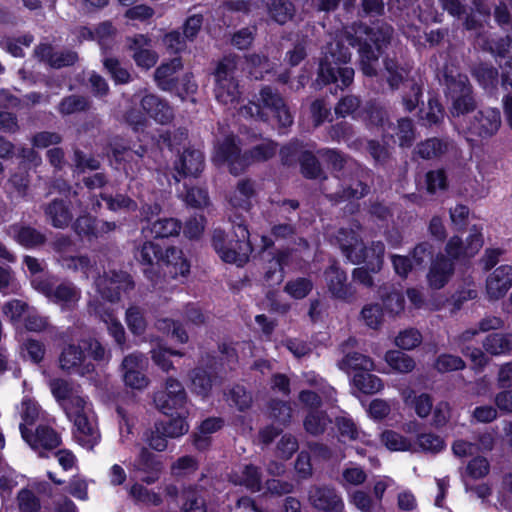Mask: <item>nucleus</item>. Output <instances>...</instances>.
<instances>
[{
	"label": "nucleus",
	"mask_w": 512,
	"mask_h": 512,
	"mask_svg": "<svg viewBox=\"0 0 512 512\" xmlns=\"http://www.w3.org/2000/svg\"><path fill=\"white\" fill-rule=\"evenodd\" d=\"M392 33V27L382 22L372 27L358 24L345 31L344 37L348 44L359 46L361 69L365 75H376L381 50L390 42Z\"/></svg>",
	"instance_id": "f257e3e1"
},
{
	"label": "nucleus",
	"mask_w": 512,
	"mask_h": 512,
	"mask_svg": "<svg viewBox=\"0 0 512 512\" xmlns=\"http://www.w3.org/2000/svg\"><path fill=\"white\" fill-rule=\"evenodd\" d=\"M358 222L351 224V227L340 228L335 236L336 243L339 245L343 255L353 264L366 262L370 270L378 272L383 264L385 246L381 241L372 242L370 247H365L359 238Z\"/></svg>",
	"instance_id": "f03ea898"
},
{
	"label": "nucleus",
	"mask_w": 512,
	"mask_h": 512,
	"mask_svg": "<svg viewBox=\"0 0 512 512\" xmlns=\"http://www.w3.org/2000/svg\"><path fill=\"white\" fill-rule=\"evenodd\" d=\"M319 63L317 82L337 84L340 89L348 87L354 79V69L345 66L351 59V52L340 39L328 43Z\"/></svg>",
	"instance_id": "7ed1b4c3"
},
{
	"label": "nucleus",
	"mask_w": 512,
	"mask_h": 512,
	"mask_svg": "<svg viewBox=\"0 0 512 512\" xmlns=\"http://www.w3.org/2000/svg\"><path fill=\"white\" fill-rule=\"evenodd\" d=\"M277 145L266 140L255 146L249 154H241L240 147L233 135L227 136L219 142L214 155V161L218 165L227 164L234 175L241 173L252 161H266L274 156Z\"/></svg>",
	"instance_id": "20e7f679"
},
{
	"label": "nucleus",
	"mask_w": 512,
	"mask_h": 512,
	"mask_svg": "<svg viewBox=\"0 0 512 512\" xmlns=\"http://www.w3.org/2000/svg\"><path fill=\"white\" fill-rule=\"evenodd\" d=\"M230 219L233 223V232L226 234L224 231L216 229L213 233L212 245L222 261L243 266L252 252L249 241L250 234L246 225L236 222L232 216Z\"/></svg>",
	"instance_id": "39448f33"
},
{
	"label": "nucleus",
	"mask_w": 512,
	"mask_h": 512,
	"mask_svg": "<svg viewBox=\"0 0 512 512\" xmlns=\"http://www.w3.org/2000/svg\"><path fill=\"white\" fill-rule=\"evenodd\" d=\"M270 112L278 121L280 127H288L293 123V116L286 106L281 95L269 86L259 91L257 102H249L240 107L238 113L241 117L268 121Z\"/></svg>",
	"instance_id": "423d86ee"
},
{
	"label": "nucleus",
	"mask_w": 512,
	"mask_h": 512,
	"mask_svg": "<svg viewBox=\"0 0 512 512\" xmlns=\"http://www.w3.org/2000/svg\"><path fill=\"white\" fill-rule=\"evenodd\" d=\"M237 72L238 58L237 56L229 55L218 63L213 74V93L215 99L224 106L236 104L241 97Z\"/></svg>",
	"instance_id": "0eeeda50"
},
{
	"label": "nucleus",
	"mask_w": 512,
	"mask_h": 512,
	"mask_svg": "<svg viewBox=\"0 0 512 512\" xmlns=\"http://www.w3.org/2000/svg\"><path fill=\"white\" fill-rule=\"evenodd\" d=\"M67 406V417L74 423L75 440L84 448L91 450L100 440L95 415L88 400H75Z\"/></svg>",
	"instance_id": "6e6552de"
},
{
	"label": "nucleus",
	"mask_w": 512,
	"mask_h": 512,
	"mask_svg": "<svg viewBox=\"0 0 512 512\" xmlns=\"http://www.w3.org/2000/svg\"><path fill=\"white\" fill-rule=\"evenodd\" d=\"M67 406V417L74 423L75 440L84 448L91 450L100 440L95 415L88 400H75Z\"/></svg>",
	"instance_id": "1a4fd4ad"
},
{
	"label": "nucleus",
	"mask_w": 512,
	"mask_h": 512,
	"mask_svg": "<svg viewBox=\"0 0 512 512\" xmlns=\"http://www.w3.org/2000/svg\"><path fill=\"white\" fill-rule=\"evenodd\" d=\"M34 287L62 311H72L81 299V290L72 282L54 284L47 279L34 280Z\"/></svg>",
	"instance_id": "9d476101"
},
{
	"label": "nucleus",
	"mask_w": 512,
	"mask_h": 512,
	"mask_svg": "<svg viewBox=\"0 0 512 512\" xmlns=\"http://www.w3.org/2000/svg\"><path fill=\"white\" fill-rule=\"evenodd\" d=\"M447 95L452 101L451 114L460 116L475 108V101L471 94L468 77L463 74L457 76L446 75Z\"/></svg>",
	"instance_id": "9b49d317"
},
{
	"label": "nucleus",
	"mask_w": 512,
	"mask_h": 512,
	"mask_svg": "<svg viewBox=\"0 0 512 512\" xmlns=\"http://www.w3.org/2000/svg\"><path fill=\"white\" fill-rule=\"evenodd\" d=\"M95 286L103 299L113 303L120 300L121 292L132 290L134 282L128 273L112 270L99 276Z\"/></svg>",
	"instance_id": "f8f14e48"
},
{
	"label": "nucleus",
	"mask_w": 512,
	"mask_h": 512,
	"mask_svg": "<svg viewBox=\"0 0 512 512\" xmlns=\"http://www.w3.org/2000/svg\"><path fill=\"white\" fill-rule=\"evenodd\" d=\"M19 429L24 441L40 457H45L47 451L56 449L61 444L60 434L49 425L39 424L34 432H30L24 424H20Z\"/></svg>",
	"instance_id": "ddd939ff"
},
{
	"label": "nucleus",
	"mask_w": 512,
	"mask_h": 512,
	"mask_svg": "<svg viewBox=\"0 0 512 512\" xmlns=\"http://www.w3.org/2000/svg\"><path fill=\"white\" fill-rule=\"evenodd\" d=\"M327 198L340 203L352 199H360L368 193V186L359 179H340L339 176L331 179L329 184L323 186Z\"/></svg>",
	"instance_id": "4468645a"
},
{
	"label": "nucleus",
	"mask_w": 512,
	"mask_h": 512,
	"mask_svg": "<svg viewBox=\"0 0 512 512\" xmlns=\"http://www.w3.org/2000/svg\"><path fill=\"white\" fill-rule=\"evenodd\" d=\"M187 395L182 384L175 378H168L165 389L154 395V403L158 410L165 415H173L174 410L184 407Z\"/></svg>",
	"instance_id": "2eb2a0df"
},
{
	"label": "nucleus",
	"mask_w": 512,
	"mask_h": 512,
	"mask_svg": "<svg viewBox=\"0 0 512 512\" xmlns=\"http://www.w3.org/2000/svg\"><path fill=\"white\" fill-rule=\"evenodd\" d=\"M112 158L116 164V169L123 170L127 177L133 179L137 176L141 168V159L144 156L145 149L131 150L118 140L111 144Z\"/></svg>",
	"instance_id": "dca6fc26"
},
{
	"label": "nucleus",
	"mask_w": 512,
	"mask_h": 512,
	"mask_svg": "<svg viewBox=\"0 0 512 512\" xmlns=\"http://www.w3.org/2000/svg\"><path fill=\"white\" fill-rule=\"evenodd\" d=\"M126 48L130 52L137 67L149 70L158 61V54L152 49L151 39L144 34H136L126 38Z\"/></svg>",
	"instance_id": "f3484780"
},
{
	"label": "nucleus",
	"mask_w": 512,
	"mask_h": 512,
	"mask_svg": "<svg viewBox=\"0 0 512 512\" xmlns=\"http://www.w3.org/2000/svg\"><path fill=\"white\" fill-rule=\"evenodd\" d=\"M145 365L146 358L141 353H132L123 359V379L128 387L142 390L148 386L149 379L142 372Z\"/></svg>",
	"instance_id": "a211bd4d"
},
{
	"label": "nucleus",
	"mask_w": 512,
	"mask_h": 512,
	"mask_svg": "<svg viewBox=\"0 0 512 512\" xmlns=\"http://www.w3.org/2000/svg\"><path fill=\"white\" fill-rule=\"evenodd\" d=\"M324 275L327 288L334 298L346 302L354 300L356 289L351 283L347 282L345 271L341 270L336 264H332L325 270Z\"/></svg>",
	"instance_id": "6ab92c4d"
},
{
	"label": "nucleus",
	"mask_w": 512,
	"mask_h": 512,
	"mask_svg": "<svg viewBox=\"0 0 512 512\" xmlns=\"http://www.w3.org/2000/svg\"><path fill=\"white\" fill-rule=\"evenodd\" d=\"M310 504L326 512H341L344 503L336 490L329 486H312L308 492Z\"/></svg>",
	"instance_id": "aec40b11"
},
{
	"label": "nucleus",
	"mask_w": 512,
	"mask_h": 512,
	"mask_svg": "<svg viewBox=\"0 0 512 512\" xmlns=\"http://www.w3.org/2000/svg\"><path fill=\"white\" fill-rule=\"evenodd\" d=\"M59 363L62 370L80 376L89 375L94 371V365L86 361L81 347L73 344L63 349L59 357Z\"/></svg>",
	"instance_id": "412c9836"
},
{
	"label": "nucleus",
	"mask_w": 512,
	"mask_h": 512,
	"mask_svg": "<svg viewBox=\"0 0 512 512\" xmlns=\"http://www.w3.org/2000/svg\"><path fill=\"white\" fill-rule=\"evenodd\" d=\"M132 470L143 474L141 480L146 484L155 483L162 471V463L158 457L147 448L142 447L138 456L131 463Z\"/></svg>",
	"instance_id": "4be33fe9"
},
{
	"label": "nucleus",
	"mask_w": 512,
	"mask_h": 512,
	"mask_svg": "<svg viewBox=\"0 0 512 512\" xmlns=\"http://www.w3.org/2000/svg\"><path fill=\"white\" fill-rule=\"evenodd\" d=\"M204 167V155L197 149H186L174 163L176 182L183 177H197Z\"/></svg>",
	"instance_id": "5701e85b"
},
{
	"label": "nucleus",
	"mask_w": 512,
	"mask_h": 512,
	"mask_svg": "<svg viewBox=\"0 0 512 512\" xmlns=\"http://www.w3.org/2000/svg\"><path fill=\"white\" fill-rule=\"evenodd\" d=\"M512 287V265H501L486 279V293L490 300H498Z\"/></svg>",
	"instance_id": "b1692460"
},
{
	"label": "nucleus",
	"mask_w": 512,
	"mask_h": 512,
	"mask_svg": "<svg viewBox=\"0 0 512 512\" xmlns=\"http://www.w3.org/2000/svg\"><path fill=\"white\" fill-rule=\"evenodd\" d=\"M501 116L498 109L485 108L477 112L474 120L469 126L472 134L480 137H490L494 135L500 128Z\"/></svg>",
	"instance_id": "393cba45"
},
{
	"label": "nucleus",
	"mask_w": 512,
	"mask_h": 512,
	"mask_svg": "<svg viewBox=\"0 0 512 512\" xmlns=\"http://www.w3.org/2000/svg\"><path fill=\"white\" fill-rule=\"evenodd\" d=\"M229 480L234 485L244 486L251 492H259L262 489V472L253 464H241L229 475Z\"/></svg>",
	"instance_id": "a878e982"
},
{
	"label": "nucleus",
	"mask_w": 512,
	"mask_h": 512,
	"mask_svg": "<svg viewBox=\"0 0 512 512\" xmlns=\"http://www.w3.org/2000/svg\"><path fill=\"white\" fill-rule=\"evenodd\" d=\"M454 273V262L447 259L443 254H438L432 261L427 281L431 288H443Z\"/></svg>",
	"instance_id": "bb28decb"
},
{
	"label": "nucleus",
	"mask_w": 512,
	"mask_h": 512,
	"mask_svg": "<svg viewBox=\"0 0 512 512\" xmlns=\"http://www.w3.org/2000/svg\"><path fill=\"white\" fill-rule=\"evenodd\" d=\"M140 103L143 111L161 124L169 123L174 117L172 107L155 94L144 95Z\"/></svg>",
	"instance_id": "cd10ccee"
},
{
	"label": "nucleus",
	"mask_w": 512,
	"mask_h": 512,
	"mask_svg": "<svg viewBox=\"0 0 512 512\" xmlns=\"http://www.w3.org/2000/svg\"><path fill=\"white\" fill-rule=\"evenodd\" d=\"M183 68L179 57L163 62L154 72V80L162 91H172L177 85L176 73Z\"/></svg>",
	"instance_id": "c85d7f7f"
},
{
	"label": "nucleus",
	"mask_w": 512,
	"mask_h": 512,
	"mask_svg": "<svg viewBox=\"0 0 512 512\" xmlns=\"http://www.w3.org/2000/svg\"><path fill=\"white\" fill-rule=\"evenodd\" d=\"M8 235L17 243L26 248H34L43 245L46 236L34 227L23 224H13L7 230Z\"/></svg>",
	"instance_id": "c756f323"
},
{
	"label": "nucleus",
	"mask_w": 512,
	"mask_h": 512,
	"mask_svg": "<svg viewBox=\"0 0 512 512\" xmlns=\"http://www.w3.org/2000/svg\"><path fill=\"white\" fill-rule=\"evenodd\" d=\"M36 56L47 62L51 67L62 68L74 64L78 60V55L74 51H53L52 46L41 44L35 49Z\"/></svg>",
	"instance_id": "7c9ffc66"
},
{
	"label": "nucleus",
	"mask_w": 512,
	"mask_h": 512,
	"mask_svg": "<svg viewBox=\"0 0 512 512\" xmlns=\"http://www.w3.org/2000/svg\"><path fill=\"white\" fill-rule=\"evenodd\" d=\"M44 214L47 221L57 229L68 227L73 218L69 203L59 199H54L45 205Z\"/></svg>",
	"instance_id": "2f4dec72"
},
{
	"label": "nucleus",
	"mask_w": 512,
	"mask_h": 512,
	"mask_svg": "<svg viewBox=\"0 0 512 512\" xmlns=\"http://www.w3.org/2000/svg\"><path fill=\"white\" fill-rule=\"evenodd\" d=\"M91 311L97 315L105 324L110 336L113 337L117 345L123 351L125 349V330L121 322L114 316V314L104 309L101 305H89Z\"/></svg>",
	"instance_id": "473e14b6"
},
{
	"label": "nucleus",
	"mask_w": 512,
	"mask_h": 512,
	"mask_svg": "<svg viewBox=\"0 0 512 512\" xmlns=\"http://www.w3.org/2000/svg\"><path fill=\"white\" fill-rule=\"evenodd\" d=\"M160 262L166 266L167 273L173 278L185 277L190 271V263L184 257L183 251L177 247L167 248Z\"/></svg>",
	"instance_id": "72a5a7b5"
},
{
	"label": "nucleus",
	"mask_w": 512,
	"mask_h": 512,
	"mask_svg": "<svg viewBox=\"0 0 512 512\" xmlns=\"http://www.w3.org/2000/svg\"><path fill=\"white\" fill-rule=\"evenodd\" d=\"M401 396L405 405L413 408L418 417L424 419L431 414L433 400L429 394L416 395L413 389L406 388L401 391Z\"/></svg>",
	"instance_id": "f704fd0d"
},
{
	"label": "nucleus",
	"mask_w": 512,
	"mask_h": 512,
	"mask_svg": "<svg viewBox=\"0 0 512 512\" xmlns=\"http://www.w3.org/2000/svg\"><path fill=\"white\" fill-rule=\"evenodd\" d=\"M50 388L53 396L67 413V406L74 404L75 400H88L77 389H74L66 380L54 379L50 382Z\"/></svg>",
	"instance_id": "c9c22d12"
},
{
	"label": "nucleus",
	"mask_w": 512,
	"mask_h": 512,
	"mask_svg": "<svg viewBox=\"0 0 512 512\" xmlns=\"http://www.w3.org/2000/svg\"><path fill=\"white\" fill-rule=\"evenodd\" d=\"M255 196L254 183L251 180H240L229 197V203L236 210L248 211L251 200Z\"/></svg>",
	"instance_id": "e433bc0d"
},
{
	"label": "nucleus",
	"mask_w": 512,
	"mask_h": 512,
	"mask_svg": "<svg viewBox=\"0 0 512 512\" xmlns=\"http://www.w3.org/2000/svg\"><path fill=\"white\" fill-rule=\"evenodd\" d=\"M223 420L218 417H210L201 422L197 431L193 434V444L196 449L202 451L211 444L210 435L220 430Z\"/></svg>",
	"instance_id": "4c0bfd02"
},
{
	"label": "nucleus",
	"mask_w": 512,
	"mask_h": 512,
	"mask_svg": "<svg viewBox=\"0 0 512 512\" xmlns=\"http://www.w3.org/2000/svg\"><path fill=\"white\" fill-rule=\"evenodd\" d=\"M289 257V252L281 251L268 260L265 266L264 278L269 286L278 285L283 281V267L288 265Z\"/></svg>",
	"instance_id": "58836bf2"
},
{
	"label": "nucleus",
	"mask_w": 512,
	"mask_h": 512,
	"mask_svg": "<svg viewBox=\"0 0 512 512\" xmlns=\"http://www.w3.org/2000/svg\"><path fill=\"white\" fill-rule=\"evenodd\" d=\"M181 229L180 223L174 218H159L143 227V233H149L155 238H166L177 235Z\"/></svg>",
	"instance_id": "ea45409f"
},
{
	"label": "nucleus",
	"mask_w": 512,
	"mask_h": 512,
	"mask_svg": "<svg viewBox=\"0 0 512 512\" xmlns=\"http://www.w3.org/2000/svg\"><path fill=\"white\" fill-rule=\"evenodd\" d=\"M337 366L340 370L347 373L350 370L368 372L375 368L374 361L370 357L358 352L346 354L340 361H338Z\"/></svg>",
	"instance_id": "a19ab883"
},
{
	"label": "nucleus",
	"mask_w": 512,
	"mask_h": 512,
	"mask_svg": "<svg viewBox=\"0 0 512 512\" xmlns=\"http://www.w3.org/2000/svg\"><path fill=\"white\" fill-rule=\"evenodd\" d=\"M483 348L491 355H502L508 353L512 348V334L493 333L483 341Z\"/></svg>",
	"instance_id": "79ce46f5"
},
{
	"label": "nucleus",
	"mask_w": 512,
	"mask_h": 512,
	"mask_svg": "<svg viewBox=\"0 0 512 512\" xmlns=\"http://www.w3.org/2000/svg\"><path fill=\"white\" fill-rule=\"evenodd\" d=\"M181 512H207L203 491L196 487L183 490Z\"/></svg>",
	"instance_id": "37998d69"
},
{
	"label": "nucleus",
	"mask_w": 512,
	"mask_h": 512,
	"mask_svg": "<svg viewBox=\"0 0 512 512\" xmlns=\"http://www.w3.org/2000/svg\"><path fill=\"white\" fill-rule=\"evenodd\" d=\"M335 424L339 433L340 441H364L366 434L358 428L352 418L348 416L337 417Z\"/></svg>",
	"instance_id": "c03bdc74"
},
{
	"label": "nucleus",
	"mask_w": 512,
	"mask_h": 512,
	"mask_svg": "<svg viewBox=\"0 0 512 512\" xmlns=\"http://www.w3.org/2000/svg\"><path fill=\"white\" fill-rule=\"evenodd\" d=\"M384 66L387 73V82L392 89L398 88L410 72V67L407 64H400L392 58L385 59Z\"/></svg>",
	"instance_id": "a18cd8bd"
},
{
	"label": "nucleus",
	"mask_w": 512,
	"mask_h": 512,
	"mask_svg": "<svg viewBox=\"0 0 512 512\" xmlns=\"http://www.w3.org/2000/svg\"><path fill=\"white\" fill-rule=\"evenodd\" d=\"M367 479L365 470L359 465L349 462L343 468L339 484L344 489H349L352 486H359L363 484Z\"/></svg>",
	"instance_id": "49530a36"
},
{
	"label": "nucleus",
	"mask_w": 512,
	"mask_h": 512,
	"mask_svg": "<svg viewBox=\"0 0 512 512\" xmlns=\"http://www.w3.org/2000/svg\"><path fill=\"white\" fill-rule=\"evenodd\" d=\"M161 247L154 242L145 241L135 251V258L142 265L153 266L162 257Z\"/></svg>",
	"instance_id": "de8ad7c7"
},
{
	"label": "nucleus",
	"mask_w": 512,
	"mask_h": 512,
	"mask_svg": "<svg viewBox=\"0 0 512 512\" xmlns=\"http://www.w3.org/2000/svg\"><path fill=\"white\" fill-rule=\"evenodd\" d=\"M187 412L177 414L176 417H172L167 421L157 422L160 425V429L164 430V435L168 438H178L185 435L189 431V424L186 421Z\"/></svg>",
	"instance_id": "09e8293b"
},
{
	"label": "nucleus",
	"mask_w": 512,
	"mask_h": 512,
	"mask_svg": "<svg viewBox=\"0 0 512 512\" xmlns=\"http://www.w3.org/2000/svg\"><path fill=\"white\" fill-rule=\"evenodd\" d=\"M385 361L391 369L399 373H409L415 368L414 359L397 350H390L385 354Z\"/></svg>",
	"instance_id": "8fccbe9b"
},
{
	"label": "nucleus",
	"mask_w": 512,
	"mask_h": 512,
	"mask_svg": "<svg viewBox=\"0 0 512 512\" xmlns=\"http://www.w3.org/2000/svg\"><path fill=\"white\" fill-rule=\"evenodd\" d=\"M352 381L354 386L364 394L378 393L384 387L382 380L370 373H356Z\"/></svg>",
	"instance_id": "3c124183"
},
{
	"label": "nucleus",
	"mask_w": 512,
	"mask_h": 512,
	"mask_svg": "<svg viewBox=\"0 0 512 512\" xmlns=\"http://www.w3.org/2000/svg\"><path fill=\"white\" fill-rule=\"evenodd\" d=\"M190 378L191 389L201 396H207L216 381V378L201 367L194 369Z\"/></svg>",
	"instance_id": "603ef678"
},
{
	"label": "nucleus",
	"mask_w": 512,
	"mask_h": 512,
	"mask_svg": "<svg viewBox=\"0 0 512 512\" xmlns=\"http://www.w3.org/2000/svg\"><path fill=\"white\" fill-rule=\"evenodd\" d=\"M268 12L275 22L282 25L293 17L294 6L289 0H270Z\"/></svg>",
	"instance_id": "864d4df0"
},
{
	"label": "nucleus",
	"mask_w": 512,
	"mask_h": 512,
	"mask_svg": "<svg viewBox=\"0 0 512 512\" xmlns=\"http://www.w3.org/2000/svg\"><path fill=\"white\" fill-rule=\"evenodd\" d=\"M89 100L85 96L70 95L64 97L58 105V112L63 115L84 112L89 109Z\"/></svg>",
	"instance_id": "5fc2aeb1"
},
{
	"label": "nucleus",
	"mask_w": 512,
	"mask_h": 512,
	"mask_svg": "<svg viewBox=\"0 0 512 512\" xmlns=\"http://www.w3.org/2000/svg\"><path fill=\"white\" fill-rule=\"evenodd\" d=\"M473 75L486 90H493L498 83V70L488 64H478L473 68Z\"/></svg>",
	"instance_id": "6e6d98bb"
},
{
	"label": "nucleus",
	"mask_w": 512,
	"mask_h": 512,
	"mask_svg": "<svg viewBox=\"0 0 512 512\" xmlns=\"http://www.w3.org/2000/svg\"><path fill=\"white\" fill-rule=\"evenodd\" d=\"M354 118L364 121L368 126H383L386 112L382 107L374 103H368L364 108L360 109Z\"/></svg>",
	"instance_id": "4d7b16f0"
},
{
	"label": "nucleus",
	"mask_w": 512,
	"mask_h": 512,
	"mask_svg": "<svg viewBox=\"0 0 512 512\" xmlns=\"http://www.w3.org/2000/svg\"><path fill=\"white\" fill-rule=\"evenodd\" d=\"M449 147L447 141L431 138L417 146V153L423 159H432L444 154Z\"/></svg>",
	"instance_id": "13d9d810"
},
{
	"label": "nucleus",
	"mask_w": 512,
	"mask_h": 512,
	"mask_svg": "<svg viewBox=\"0 0 512 512\" xmlns=\"http://www.w3.org/2000/svg\"><path fill=\"white\" fill-rule=\"evenodd\" d=\"M329 136L333 141H344L347 142L348 146L351 148L358 149V144H361L360 141H351L353 137V127L348 122L342 121L332 125L329 129Z\"/></svg>",
	"instance_id": "bf43d9fd"
},
{
	"label": "nucleus",
	"mask_w": 512,
	"mask_h": 512,
	"mask_svg": "<svg viewBox=\"0 0 512 512\" xmlns=\"http://www.w3.org/2000/svg\"><path fill=\"white\" fill-rule=\"evenodd\" d=\"M483 48L496 56L512 61V37L506 36L498 39H487Z\"/></svg>",
	"instance_id": "052dcab7"
},
{
	"label": "nucleus",
	"mask_w": 512,
	"mask_h": 512,
	"mask_svg": "<svg viewBox=\"0 0 512 512\" xmlns=\"http://www.w3.org/2000/svg\"><path fill=\"white\" fill-rule=\"evenodd\" d=\"M416 444L421 451L433 454L439 453L445 448L444 439L432 432L419 434Z\"/></svg>",
	"instance_id": "680f3d73"
},
{
	"label": "nucleus",
	"mask_w": 512,
	"mask_h": 512,
	"mask_svg": "<svg viewBox=\"0 0 512 512\" xmlns=\"http://www.w3.org/2000/svg\"><path fill=\"white\" fill-rule=\"evenodd\" d=\"M29 309L26 302L19 299H12L3 304L2 313L13 324H19L22 317L28 313Z\"/></svg>",
	"instance_id": "e2e57ef3"
},
{
	"label": "nucleus",
	"mask_w": 512,
	"mask_h": 512,
	"mask_svg": "<svg viewBox=\"0 0 512 512\" xmlns=\"http://www.w3.org/2000/svg\"><path fill=\"white\" fill-rule=\"evenodd\" d=\"M103 65L116 84H127L131 81L130 72L121 65L117 58H104Z\"/></svg>",
	"instance_id": "0e129e2a"
},
{
	"label": "nucleus",
	"mask_w": 512,
	"mask_h": 512,
	"mask_svg": "<svg viewBox=\"0 0 512 512\" xmlns=\"http://www.w3.org/2000/svg\"><path fill=\"white\" fill-rule=\"evenodd\" d=\"M100 197L106 202L107 208L113 212L120 210L135 211L137 209V203L130 197L123 194H117L116 196L101 194Z\"/></svg>",
	"instance_id": "69168bd1"
},
{
	"label": "nucleus",
	"mask_w": 512,
	"mask_h": 512,
	"mask_svg": "<svg viewBox=\"0 0 512 512\" xmlns=\"http://www.w3.org/2000/svg\"><path fill=\"white\" fill-rule=\"evenodd\" d=\"M126 324L135 335H141L144 333L147 323L144 318L142 310L137 306H130L126 311Z\"/></svg>",
	"instance_id": "338daca9"
},
{
	"label": "nucleus",
	"mask_w": 512,
	"mask_h": 512,
	"mask_svg": "<svg viewBox=\"0 0 512 512\" xmlns=\"http://www.w3.org/2000/svg\"><path fill=\"white\" fill-rule=\"evenodd\" d=\"M313 283L310 279L299 277L286 283L284 290L295 299L305 298L312 290Z\"/></svg>",
	"instance_id": "774afa93"
}]
</instances>
